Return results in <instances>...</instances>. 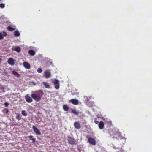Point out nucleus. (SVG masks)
Segmentation results:
<instances>
[{"mask_svg":"<svg viewBox=\"0 0 152 152\" xmlns=\"http://www.w3.org/2000/svg\"><path fill=\"white\" fill-rule=\"evenodd\" d=\"M29 137L30 138V140H32L33 142H34L35 141V138H32L33 137V136H32L31 135L29 136Z\"/></svg>","mask_w":152,"mask_h":152,"instance_id":"nucleus-18","label":"nucleus"},{"mask_svg":"<svg viewBox=\"0 0 152 152\" xmlns=\"http://www.w3.org/2000/svg\"><path fill=\"white\" fill-rule=\"evenodd\" d=\"M94 122L96 124H98L99 123V121H97V118H94Z\"/></svg>","mask_w":152,"mask_h":152,"instance_id":"nucleus-27","label":"nucleus"},{"mask_svg":"<svg viewBox=\"0 0 152 152\" xmlns=\"http://www.w3.org/2000/svg\"><path fill=\"white\" fill-rule=\"evenodd\" d=\"M120 152H127V151L124 150H121L120 151Z\"/></svg>","mask_w":152,"mask_h":152,"instance_id":"nucleus-31","label":"nucleus"},{"mask_svg":"<svg viewBox=\"0 0 152 152\" xmlns=\"http://www.w3.org/2000/svg\"><path fill=\"white\" fill-rule=\"evenodd\" d=\"M79 104V102L77 100V104Z\"/></svg>","mask_w":152,"mask_h":152,"instance_id":"nucleus-33","label":"nucleus"},{"mask_svg":"<svg viewBox=\"0 0 152 152\" xmlns=\"http://www.w3.org/2000/svg\"><path fill=\"white\" fill-rule=\"evenodd\" d=\"M68 141L71 144H72L75 142L74 139L71 137H69L68 138Z\"/></svg>","mask_w":152,"mask_h":152,"instance_id":"nucleus-12","label":"nucleus"},{"mask_svg":"<svg viewBox=\"0 0 152 152\" xmlns=\"http://www.w3.org/2000/svg\"><path fill=\"white\" fill-rule=\"evenodd\" d=\"M72 112L75 114H76V110H72Z\"/></svg>","mask_w":152,"mask_h":152,"instance_id":"nucleus-29","label":"nucleus"},{"mask_svg":"<svg viewBox=\"0 0 152 152\" xmlns=\"http://www.w3.org/2000/svg\"><path fill=\"white\" fill-rule=\"evenodd\" d=\"M4 105L5 106H7L8 105V103L6 102L4 103Z\"/></svg>","mask_w":152,"mask_h":152,"instance_id":"nucleus-30","label":"nucleus"},{"mask_svg":"<svg viewBox=\"0 0 152 152\" xmlns=\"http://www.w3.org/2000/svg\"><path fill=\"white\" fill-rule=\"evenodd\" d=\"M8 29L9 31H12L15 30V29L14 28H12L10 26H9L8 27Z\"/></svg>","mask_w":152,"mask_h":152,"instance_id":"nucleus-22","label":"nucleus"},{"mask_svg":"<svg viewBox=\"0 0 152 152\" xmlns=\"http://www.w3.org/2000/svg\"><path fill=\"white\" fill-rule=\"evenodd\" d=\"M12 50L16 51L18 53L20 52L21 51V49L19 47L17 46H13L12 48Z\"/></svg>","mask_w":152,"mask_h":152,"instance_id":"nucleus-6","label":"nucleus"},{"mask_svg":"<svg viewBox=\"0 0 152 152\" xmlns=\"http://www.w3.org/2000/svg\"><path fill=\"white\" fill-rule=\"evenodd\" d=\"M81 128L80 124L79 122H77V129H79Z\"/></svg>","mask_w":152,"mask_h":152,"instance_id":"nucleus-21","label":"nucleus"},{"mask_svg":"<svg viewBox=\"0 0 152 152\" xmlns=\"http://www.w3.org/2000/svg\"><path fill=\"white\" fill-rule=\"evenodd\" d=\"M7 62L9 64L11 65H14L15 63L14 61L12 58H9L7 61Z\"/></svg>","mask_w":152,"mask_h":152,"instance_id":"nucleus-9","label":"nucleus"},{"mask_svg":"<svg viewBox=\"0 0 152 152\" xmlns=\"http://www.w3.org/2000/svg\"><path fill=\"white\" fill-rule=\"evenodd\" d=\"M29 53L30 55L32 56L34 55L35 54V52L32 50H30L29 51Z\"/></svg>","mask_w":152,"mask_h":152,"instance_id":"nucleus-15","label":"nucleus"},{"mask_svg":"<svg viewBox=\"0 0 152 152\" xmlns=\"http://www.w3.org/2000/svg\"><path fill=\"white\" fill-rule=\"evenodd\" d=\"M76 114H77V115H78V112H77Z\"/></svg>","mask_w":152,"mask_h":152,"instance_id":"nucleus-34","label":"nucleus"},{"mask_svg":"<svg viewBox=\"0 0 152 152\" xmlns=\"http://www.w3.org/2000/svg\"><path fill=\"white\" fill-rule=\"evenodd\" d=\"M63 108L65 111H68L69 110V107L66 105H64L63 106Z\"/></svg>","mask_w":152,"mask_h":152,"instance_id":"nucleus-16","label":"nucleus"},{"mask_svg":"<svg viewBox=\"0 0 152 152\" xmlns=\"http://www.w3.org/2000/svg\"><path fill=\"white\" fill-rule=\"evenodd\" d=\"M37 71L39 73H40L42 72V69L41 68H39L37 70Z\"/></svg>","mask_w":152,"mask_h":152,"instance_id":"nucleus-28","label":"nucleus"},{"mask_svg":"<svg viewBox=\"0 0 152 152\" xmlns=\"http://www.w3.org/2000/svg\"><path fill=\"white\" fill-rule=\"evenodd\" d=\"M43 94L42 91L41 90L33 91L31 94V96L36 101H39L41 100Z\"/></svg>","mask_w":152,"mask_h":152,"instance_id":"nucleus-1","label":"nucleus"},{"mask_svg":"<svg viewBox=\"0 0 152 152\" xmlns=\"http://www.w3.org/2000/svg\"><path fill=\"white\" fill-rule=\"evenodd\" d=\"M70 102L72 103V104H76V99H71L70 100Z\"/></svg>","mask_w":152,"mask_h":152,"instance_id":"nucleus-17","label":"nucleus"},{"mask_svg":"<svg viewBox=\"0 0 152 152\" xmlns=\"http://www.w3.org/2000/svg\"><path fill=\"white\" fill-rule=\"evenodd\" d=\"M44 75L46 78H49L50 77L51 73L48 71H46L45 72Z\"/></svg>","mask_w":152,"mask_h":152,"instance_id":"nucleus-8","label":"nucleus"},{"mask_svg":"<svg viewBox=\"0 0 152 152\" xmlns=\"http://www.w3.org/2000/svg\"><path fill=\"white\" fill-rule=\"evenodd\" d=\"M32 128L34 132L36 133L37 135H40L41 134L40 132L39 129L36 128L34 125L32 126Z\"/></svg>","mask_w":152,"mask_h":152,"instance_id":"nucleus-4","label":"nucleus"},{"mask_svg":"<svg viewBox=\"0 0 152 152\" xmlns=\"http://www.w3.org/2000/svg\"><path fill=\"white\" fill-rule=\"evenodd\" d=\"M88 141L89 143L93 145H96V142L95 140L93 138L91 137H89L88 139Z\"/></svg>","mask_w":152,"mask_h":152,"instance_id":"nucleus-3","label":"nucleus"},{"mask_svg":"<svg viewBox=\"0 0 152 152\" xmlns=\"http://www.w3.org/2000/svg\"><path fill=\"white\" fill-rule=\"evenodd\" d=\"M74 126L75 127V128H76V122H75L74 123Z\"/></svg>","mask_w":152,"mask_h":152,"instance_id":"nucleus-32","label":"nucleus"},{"mask_svg":"<svg viewBox=\"0 0 152 152\" xmlns=\"http://www.w3.org/2000/svg\"><path fill=\"white\" fill-rule=\"evenodd\" d=\"M42 83L45 88L48 89H49L50 88V86L49 85L48 83L46 82H43Z\"/></svg>","mask_w":152,"mask_h":152,"instance_id":"nucleus-13","label":"nucleus"},{"mask_svg":"<svg viewBox=\"0 0 152 152\" xmlns=\"http://www.w3.org/2000/svg\"><path fill=\"white\" fill-rule=\"evenodd\" d=\"M23 65L24 67L28 69H29L30 68V64L26 62H25L23 63Z\"/></svg>","mask_w":152,"mask_h":152,"instance_id":"nucleus-7","label":"nucleus"},{"mask_svg":"<svg viewBox=\"0 0 152 152\" xmlns=\"http://www.w3.org/2000/svg\"><path fill=\"white\" fill-rule=\"evenodd\" d=\"M52 82L55 85V88L57 90L59 88V81L56 79H52Z\"/></svg>","mask_w":152,"mask_h":152,"instance_id":"nucleus-2","label":"nucleus"},{"mask_svg":"<svg viewBox=\"0 0 152 152\" xmlns=\"http://www.w3.org/2000/svg\"><path fill=\"white\" fill-rule=\"evenodd\" d=\"M16 118L18 120H20L21 119V118L20 116V115H17L16 116Z\"/></svg>","mask_w":152,"mask_h":152,"instance_id":"nucleus-24","label":"nucleus"},{"mask_svg":"<svg viewBox=\"0 0 152 152\" xmlns=\"http://www.w3.org/2000/svg\"><path fill=\"white\" fill-rule=\"evenodd\" d=\"M14 34L15 36H18L20 35L19 32L17 31H15L14 32Z\"/></svg>","mask_w":152,"mask_h":152,"instance_id":"nucleus-19","label":"nucleus"},{"mask_svg":"<svg viewBox=\"0 0 152 152\" xmlns=\"http://www.w3.org/2000/svg\"><path fill=\"white\" fill-rule=\"evenodd\" d=\"M12 73L13 74L15 75L16 77H19L20 75L18 73L16 72L15 71L13 70L12 71Z\"/></svg>","mask_w":152,"mask_h":152,"instance_id":"nucleus-14","label":"nucleus"},{"mask_svg":"<svg viewBox=\"0 0 152 152\" xmlns=\"http://www.w3.org/2000/svg\"><path fill=\"white\" fill-rule=\"evenodd\" d=\"M7 35V33L5 32H0V40L2 39L3 38V37L4 36H6Z\"/></svg>","mask_w":152,"mask_h":152,"instance_id":"nucleus-11","label":"nucleus"},{"mask_svg":"<svg viewBox=\"0 0 152 152\" xmlns=\"http://www.w3.org/2000/svg\"><path fill=\"white\" fill-rule=\"evenodd\" d=\"M1 1V0H0V1Z\"/></svg>","mask_w":152,"mask_h":152,"instance_id":"nucleus-35","label":"nucleus"},{"mask_svg":"<svg viewBox=\"0 0 152 152\" xmlns=\"http://www.w3.org/2000/svg\"><path fill=\"white\" fill-rule=\"evenodd\" d=\"M3 111L4 113H5L6 114H7L8 112V110L7 109H6V108L4 109L3 110Z\"/></svg>","mask_w":152,"mask_h":152,"instance_id":"nucleus-25","label":"nucleus"},{"mask_svg":"<svg viewBox=\"0 0 152 152\" xmlns=\"http://www.w3.org/2000/svg\"><path fill=\"white\" fill-rule=\"evenodd\" d=\"M5 7V4H4L1 3L0 4V7L2 8H4Z\"/></svg>","mask_w":152,"mask_h":152,"instance_id":"nucleus-26","label":"nucleus"},{"mask_svg":"<svg viewBox=\"0 0 152 152\" xmlns=\"http://www.w3.org/2000/svg\"><path fill=\"white\" fill-rule=\"evenodd\" d=\"M5 89V88L4 87V86L1 85L0 84V91H1L2 90H4Z\"/></svg>","mask_w":152,"mask_h":152,"instance_id":"nucleus-23","label":"nucleus"},{"mask_svg":"<svg viewBox=\"0 0 152 152\" xmlns=\"http://www.w3.org/2000/svg\"><path fill=\"white\" fill-rule=\"evenodd\" d=\"M21 113L22 115L24 116H26L27 115V113H26V112L25 110L22 111Z\"/></svg>","mask_w":152,"mask_h":152,"instance_id":"nucleus-20","label":"nucleus"},{"mask_svg":"<svg viewBox=\"0 0 152 152\" xmlns=\"http://www.w3.org/2000/svg\"><path fill=\"white\" fill-rule=\"evenodd\" d=\"M104 124L103 122L100 121L99 124L98 126L99 128L101 130L104 127Z\"/></svg>","mask_w":152,"mask_h":152,"instance_id":"nucleus-10","label":"nucleus"},{"mask_svg":"<svg viewBox=\"0 0 152 152\" xmlns=\"http://www.w3.org/2000/svg\"><path fill=\"white\" fill-rule=\"evenodd\" d=\"M25 99L26 101L28 103H31L32 101V99L28 95H27L25 96Z\"/></svg>","mask_w":152,"mask_h":152,"instance_id":"nucleus-5","label":"nucleus"}]
</instances>
